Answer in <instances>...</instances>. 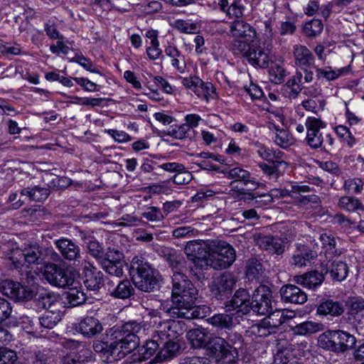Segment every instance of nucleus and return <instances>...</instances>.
<instances>
[{
	"label": "nucleus",
	"instance_id": "nucleus-56",
	"mask_svg": "<svg viewBox=\"0 0 364 364\" xmlns=\"http://www.w3.org/2000/svg\"><path fill=\"white\" fill-rule=\"evenodd\" d=\"M301 105L305 110L316 114L318 108L321 111L324 109L326 105V101L324 99H318L316 100L312 98H309L303 100Z\"/></svg>",
	"mask_w": 364,
	"mask_h": 364
},
{
	"label": "nucleus",
	"instance_id": "nucleus-23",
	"mask_svg": "<svg viewBox=\"0 0 364 364\" xmlns=\"http://www.w3.org/2000/svg\"><path fill=\"white\" fill-rule=\"evenodd\" d=\"M85 275L84 284L90 290H98L102 285L104 279L103 273L96 267L90 264L85 266L83 269Z\"/></svg>",
	"mask_w": 364,
	"mask_h": 364
},
{
	"label": "nucleus",
	"instance_id": "nucleus-10",
	"mask_svg": "<svg viewBox=\"0 0 364 364\" xmlns=\"http://www.w3.org/2000/svg\"><path fill=\"white\" fill-rule=\"evenodd\" d=\"M186 330L187 326L183 321L167 319L159 324L154 338H158L160 341L175 340Z\"/></svg>",
	"mask_w": 364,
	"mask_h": 364
},
{
	"label": "nucleus",
	"instance_id": "nucleus-2",
	"mask_svg": "<svg viewBox=\"0 0 364 364\" xmlns=\"http://www.w3.org/2000/svg\"><path fill=\"white\" fill-rule=\"evenodd\" d=\"M187 338L194 348L207 347L218 364H235L236 363L237 353L235 350L230 348L223 338L213 336L206 329H191L188 331Z\"/></svg>",
	"mask_w": 364,
	"mask_h": 364
},
{
	"label": "nucleus",
	"instance_id": "nucleus-5",
	"mask_svg": "<svg viewBox=\"0 0 364 364\" xmlns=\"http://www.w3.org/2000/svg\"><path fill=\"white\" fill-rule=\"evenodd\" d=\"M17 259L14 268L29 267L33 264H46L50 261H58L59 255L52 247H41L37 244L25 245L17 251Z\"/></svg>",
	"mask_w": 364,
	"mask_h": 364
},
{
	"label": "nucleus",
	"instance_id": "nucleus-15",
	"mask_svg": "<svg viewBox=\"0 0 364 364\" xmlns=\"http://www.w3.org/2000/svg\"><path fill=\"white\" fill-rule=\"evenodd\" d=\"M250 296L245 289H239L233 295L232 298L225 302V308L226 311H235L236 314L241 313L246 315L251 311Z\"/></svg>",
	"mask_w": 364,
	"mask_h": 364
},
{
	"label": "nucleus",
	"instance_id": "nucleus-29",
	"mask_svg": "<svg viewBox=\"0 0 364 364\" xmlns=\"http://www.w3.org/2000/svg\"><path fill=\"white\" fill-rule=\"evenodd\" d=\"M344 312V306L340 301L326 299L321 301L317 307V314L323 316H338Z\"/></svg>",
	"mask_w": 364,
	"mask_h": 364
},
{
	"label": "nucleus",
	"instance_id": "nucleus-8",
	"mask_svg": "<svg viewBox=\"0 0 364 364\" xmlns=\"http://www.w3.org/2000/svg\"><path fill=\"white\" fill-rule=\"evenodd\" d=\"M306 136L305 142L312 149L322 147L323 136L321 129L326 128V123L320 118L308 117L305 121Z\"/></svg>",
	"mask_w": 364,
	"mask_h": 364
},
{
	"label": "nucleus",
	"instance_id": "nucleus-45",
	"mask_svg": "<svg viewBox=\"0 0 364 364\" xmlns=\"http://www.w3.org/2000/svg\"><path fill=\"white\" fill-rule=\"evenodd\" d=\"M320 240L324 249L325 254L328 257H333L339 254L336 248V240L333 236L330 234L323 233L320 235Z\"/></svg>",
	"mask_w": 364,
	"mask_h": 364
},
{
	"label": "nucleus",
	"instance_id": "nucleus-42",
	"mask_svg": "<svg viewBox=\"0 0 364 364\" xmlns=\"http://www.w3.org/2000/svg\"><path fill=\"white\" fill-rule=\"evenodd\" d=\"M0 249L4 257L11 260L14 267L15 260H16L18 257L17 251H20L21 249L18 247L17 243L11 240L5 242L1 241Z\"/></svg>",
	"mask_w": 364,
	"mask_h": 364
},
{
	"label": "nucleus",
	"instance_id": "nucleus-38",
	"mask_svg": "<svg viewBox=\"0 0 364 364\" xmlns=\"http://www.w3.org/2000/svg\"><path fill=\"white\" fill-rule=\"evenodd\" d=\"M338 207L347 212H355L358 210H363L364 206L361 201L353 196H343L339 198Z\"/></svg>",
	"mask_w": 364,
	"mask_h": 364
},
{
	"label": "nucleus",
	"instance_id": "nucleus-60",
	"mask_svg": "<svg viewBox=\"0 0 364 364\" xmlns=\"http://www.w3.org/2000/svg\"><path fill=\"white\" fill-rule=\"evenodd\" d=\"M17 360L18 355L15 350L0 347V364H23L18 363Z\"/></svg>",
	"mask_w": 364,
	"mask_h": 364
},
{
	"label": "nucleus",
	"instance_id": "nucleus-50",
	"mask_svg": "<svg viewBox=\"0 0 364 364\" xmlns=\"http://www.w3.org/2000/svg\"><path fill=\"white\" fill-rule=\"evenodd\" d=\"M296 21V20L293 18L286 17V20L280 21L277 27L279 34L281 36L294 35L297 28Z\"/></svg>",
	"mask_w": 364,
	"mask_h": 364
},
{
	"label": "nucleus",
	"instance_id": "nucleus-63",
	"mask_svg": "<svg viewBox=\"0 0 364 364\" xmlns=\"http://www.w3.org/2000/svg\"><path fill=\"white\" fill-rule=\"evenodd\" d=\"M264 28L262 29V34L264 37V46H267L269 49L272 46V41L276 36V33L274 31L272 21L267 20L263 22Z\"/></svg>",
	"mask_w": 364,
	"mask_h": 364
},
{
	"label": "nucleus",
	"instance_id": "nucleus-33",
	"mask_svg": "<svg viewBox=\"0 0 364 364\" xmlns=\"http://www.w3.org/2000/svg\"><path fill=\"white\" fill-rule=\"evenodd\" d=\"M268 314L269 315L263 319L267 321L275 333L279 326L292 318V316L289 315L288 312H286L284 309H276L274 311H270Z\"/></svg>",
	"mask_w": 364,
	"mask_h": 364
},
{
	"label": "nucleus",
	"instance_id": "nucleus-19",
	"mask_svg": "<svg viewBox=\"0 0 364 364\" xmlns=\"http://www.w3.org/2000/svg\"><path fill=\"white\" fill-rule=\"evenodd\" d=\"M318 255L309 247L296 244V250L291 258L290 263L297 267H303L314 262Z\"/></svg>",
	"mask_w": 364,
	"mask_h": 364
},
{
	"label": "nucleus",
	"instance_id": "nucleus-36",
	"mask_svg": "<svg viewBox=\"0 0 364 364\" xmlns=\"http://www.w3.org/2000/svg\"><path fill=\"white\" fill-rule=\"evenodd\" d=\"M328 272H329L333 280L342 282L348 276V267L345 262L333 260L328 269L326 271V273Z\"/></svg>",
	"mask_w": 364,
	"mask_h": 364
},
{
	"label": "nucleus",
	"instance_id": "nucleus-59",
	"mask_svg": "<svg viewBox=\"0 0 364 364\" xmlns=\"http://www.w3.org/2000/svg\"><path fill=\"white\" fill-rule=\"evenodd\" d=\"M166 135L177 139H184L189 137L190 131L186 125L171 126L166 132Z\"/></svg>",
	"mask_w": 364,
	"mask_h": 364
},
{
	"label": "nucleus",
	"instance_id": "nucleus-24",
	"mask_svg": "<svg viewBox=\"0 0 364 364\" xmlns=\"http://www.w3.org/2000/svg\"><path fill=\"white\" fill-rule=\"evenodd\" d=\"M294 63L299 68L314 66L315 58L311 51L305 46L295 45L293 48Z\"/></svg>",
	"mask_w": 364,
	"mask_h": 364
},
{
	"label": "nucleus",
	"instance_id": "nucleus-52",
	"mask_svg": "<svg viewBox=\"0 0 364 364\" xmlns=\"http://www.w3.org/2000/svg\"><path fill=\"white\" fill-rule=\"evenodd\" d=\"M152 340L146 341L139 350L142 358L145 360L153 356L161 346L160 340L158 338H154V336Z\"/></svg>",
	"mask_w": 364,
	"mask_h": 364
},
{
	"label": "nucleus",
	"instance_id": "nucleus-35",
	"mask_svg": "<svg viewBox=\"0 0 364 364\" xmlns=\"http://www.w3.org/2000/svg\"><path fill=\"white\" fill-rule=\"evenodd\" d=\"M254 40L245 38H233L229 46L230 50L235 55L242 56L246 58L253 45L251 43Z\"/></svg>",
	"mask_w": 364,
	"mask_h": 364
},
{
	"label": "nucleus",
	"instance_id": "nucleus-64",
	"mask_svg": "<svg viewBox=\"0 0 364 364\" xmlns=\"http://www.w3.org/2000/svg\"><path fill=\"white\" fill-rule=\"evenodd\" d=\"M316 164L320 168L333 176H338L342 173V171L338 164L332 161H317Z\"/></svg>",
	"mask_w": 364,
	"mask_h": 364
},
{
	"label": "nucleus",
	"instance_id": "nucleus-28",
	"mask_svg": "<svg viewBox=\"0 0 364 364\" xmlns=\"http://www.w3.org/2000/svg\"><path fill=\"white\" fill-rule=\"evenodd\" d=\"M303 77L301 73H296L295 75L288 80L284 85L282 91L284 95L289 99H295L303 90Z\"/></svg>",
	"mask_w": 364,
	"mask_h": 364
},
{
	"label": "nucleus",
	"instance_id": "nucleus-46",
	"mask_svg": "<svg viewBox=\"0 0 364 364\" xmlns=\"http://www.w3.org/2000/svg\"><path fill=\"white\" fill-rule=\"evenodd\" d=\"M274 142L279 146L287 149L294 143V139L291 134L287 129H276V133L272 138Z\"/></svg>",
	"mask_w": 364,
	"mask_h": 364
},
{
	"label": "nucleus",
	"instance_id": "nucleus-30",
	"mask_svg": "<svg viewBox=\"0 0 364 364\" xmlns=\"http://www.w3.org/2000/svg\"><path fill=\"white\" fill-rule=\"evenodd\" d=\"M259 246L271 254L280 255L285 250V242L280 237L265 236L259 240Z\"/></svg>",
	"mask_w": 364,
	"mask_h": 364
},
{
	"label": "nucleus",
	"instance_id": "nucleus-7",
	"mask_svg": "<svg viewBox=\"0 0 364 364\" xmlns=\"http://www.w3.org/2000/svg\"><path fill=\"white\" fill-rule=\"evenodd\" d=\"M234 248L225 241H218L214 245L212 262L215 269H223L230 267L235 261Z\"/></svg>",
	"mask_w": 364,
	"mask_h": 364
},
{
	"label": "nucleus",
	"instance_id": "nucleus-18",
	"mask_svg": "<svg viewBox=\"0 0 364 364\" xmlns=\"http://www.w3.org/2000/svg\"><path fill=\"white\" fill-rule=\"evenodd\" d=\"M228 177L233 179L230 183L232 187H237L235 183L240 182L245 186L247 190L254 191L259 186V183L252 176L250 171L240 166L230 168L228 172Z\"/></svg>",
	"mask_w": 364,
	"mask_h": 364
},
{
	"label": "nucleus",
	"instance_id": "nucleus-62",
	"mask_svg": "<svg viewBox=\"0 0 364 364\" xmlns=\"http://www.w3.org/2000/svg\"><path fill=\"white\" fill-rule=\"evenodd\" d=\"M68 301L73 306L84 304L87 299L85 294L76 289H71L68 292Z\"/></svg>",
	"mask_w": 364,
	"mask_h": 364
},
{
	"label": "nucleus",
	"instance_id": "nucleus-53",
	"mask_svg": "<svg viewBox=\"0 0 364 364\" xmlns=\"http://www.w3.org/2000/svg\"><path fill=\"white\" fill-rule=\"evenodd\" d=\"M244 10L245 6L240 3V0H231L225 10L222 11L230 18H239L243 16Z\"/></svg>",
	"mask_w": 364,
	"mask_h": 364
},
{
	"label": "nucleus",
	"instance_id": "nucleus-58",
	"mask_svg": "<svg viewBox=\"0 0 364 364\" xmlns=\"http://www.w3.org/2000/svg\"><path fill=\"white\" fill-rule=\"evenodd\" d=\"M251 333L257 337H267L275 332L267 321L262 319L259 323L254 324L251 327Z\"/></svg>",
	"mask_w": 364,
	"mask_h": 364
},
{
	"label": "nucleus",
	"instance_id": "nucleus-57",
	"mask_svg": "<svg viewBox=\"0 0 364 364\" xmlns=\"http://www.w3.org/2000/svg\"><path fill=\"white\" fill-rule=\"evenodd\" d=\"M174 27L179 32L187 34L196 33L199 29L197 23L183 19L176 20L174 23Z\"/></svg>",
	"mask_w": 364,
	"mask_h": 364
},
{
	"label": "nucleus",
	"instance_id": "nucleus-40",
	"mask_svg": "<svg viewBox=\"0 0 364 364\" xmlns=\"http://www.w3.org/2000/svg\"><path fill=\"white\" fill-rule=\"evenodd\" d=\"M233 314H217L209 318V323L220 328L230 329L234 326Z\"/></svg>",
	"mask_w": 364,
	"mask_h": 364
},
{
	"label": "nucleus",
	"instance_id": "nucleus-21",
	"mask_svg": "<svg viewBox=\"0 0 364 364\" xmlns=\"http://www.w3.org/2000/svg\"><path fill=\"white\" fill-rule=\"evenodd\" d=\"M230 35L232 38L255 40L257 32L250 23L242 19H236L230 26Z\"/></svg>",
	"mask_w": 364,
	"mask_h": 364
},
{
	"label": "nucleus",
	"instance_id": "nucleus-22",
	"mask_svg": "<svg viewBox=\"0 0 364 364\" xmlns=\"http://www.w3.org/2000/svg\"><path fill=\"white\" fill-rule=\"evenodd\" d=\"M282 299L285 302L302 304L307 300L306 294L298 287L287 284L280 289Z\"/></svg>",
	"mask_w": 364,
	"mask_h": 364
},
{
	"label": "nucleus",
	"instance_id": "nucleus-17",
	"mask_svg": "<svg viewBox=\"0 0 364 364\" xmlns=\"http://www.w3.org/2000/svg\"><path fill=\"white\" fill-rule=\"evenodd\" d=\"M107 288L108 294L114 299H129L135 294V288L129 279L109 280Z\"/></svg>",
	"mask_w": 364,
	"mask_h": 364
},
{
	"label": "nucleus",
	"instance_id": "nucleus-39",
	"mask_svg": "<svg viewBox=\"0 0 364 364\" xmlns=\"http://www.w3.org/2000/svg\"><path fill=\"white\" fill-rule=\"evenodd\" d=\"M42 327L48 329L54 328L61 320L60 311L55 310H46L38 318Z\"/></svg>",
	"mask_w": 364,
	"mask_h": 364
},
{
	"label": "nucleus",
	"instance_id": "nucleus-12",
	"mask_svg": "<svg viewBox=\"0 0 364 364\" xmlns=\"http://www.w3.org/2000/svg\"><path fill=\"white\" fill-rule=\"evenodd\" d=\"M0 291L15 301L30 300L33 296V292L28 287L11 279L1 282Z\"/></svg>",
	"mask_w": 364,
	"mask_h": 364
},
{
	"label": "nucleus",
	"instance_id": "nucleus-16",
	"mask_svg": "<svg viewBox=\"0 0 364 364\" xmlns=\"http://www.w3.org/2000/svg\"><path fill=\"white\" fill-rule=\"evenodd\" d=\"M235 284L234 277L230 273H223L213 281L210 286L211 294L216 299H223L231 294Z\"/></svg>",
	"mask_w": 364,
	"mask_h": 364
},
{
	"label": "nucleus",
	"instance_id": "nucleus-9",
	"mask_svg": "<svg viewBox=\"0 0 364 364\" xmlns=\"http://www.w3.org/2000/svg\"><path fill=\"white\" fill-rule=\"evenodd\" d=\"M272 290L266 285H259L253 292L251 310L259 315H266L272 309Z\"/></svg>",
	"mask_w": 364,
	"mask_h": 364
},
{
	"label": "nucleus",
	"instance_id": "nucleus-1",
	"mask_svg": "<svg viewBox=\"0 0 364 364\" xmlns=\"http://www.w3.org/2000/svg\"><path fill=\"white\" fill-rule=\"evenodd\" d=\"M140 329L139 323L136 321L126 323L114 330L110 342L94 341L93 350L106 360L110 356L114 359H121L138 347L139 338L136 333Z\"/></svg>",
	"mask_w": 364,
	"mask_h": 364
},
{
	"label": "nucleus",
	"instance_id": "nucleus-11",
	"mask_svg": "<svg viewBox=\"0 0 364 364\" xmlns=\"http://www.w3.org/2000/svg\"><path fill=\"white\" fill-rule=\"evenodd\" d=\"M43 275L50 284L61 288L70 287L74 282V277L71 272L55 264L46 265Z\"/></svg>",
	"mask_w": 364,
	"mask_h": 364
},
{
	"label": "nucleus",
	"instance_id": "nucleus-14",
	"mask_svg": "<svg viewBox=\"0 0 364 364\" xmlns=\"http://www.w3.org/2000/svg\"><path fill=\"white\" fill-rule=\"evenodd\" d=\"M275 349L274 362L275 364H301L293 353L291 345L284 338L274 339Z\"/></svg>",
	"mask_w": 364,
	"mask_h": 364
},
{
	"label": "nucleus",
	"instance_id": "nucleus-34",
	"mask_svg": "<svg viewBox=\"0 0 364 364\" xmlns=\"http://www.w3.org/2000/svg\"><path fill=\"white\" fill-rule=\"evenodd\" d=\"M21 195L28 197L31 200L41 202L48 198L50 195V190L47 188L35 186L22 188Z\"/></svg>",
	"mask_w": 364,
	"mask_h": 364
},
{
	"label": "nucleus",
	"instance_id": "nucleus-37",
	"mask_svg": "<svg viewBox=\"0 0 364 364\" xmlns=\"http://www.w3.org/2000/svg\"><path fill=\"white\" fill-rule=\"evenodd\" d=\"M323 325L321 323L314 321L302 322L292 328L294 333L300 336L316 333L323 331Z\"/></svg>",
	"mask_w": 364,
	"mask_h": 364
},
{
	"label": "nucleus",
	"instance_id": "nucleus-51",
	"mask_svg": "<svg viewBox=\"0 0 364 364\" xmlns=\"http://www.w3.org/2000/svg\"><path fill=\"white\" fill-rule=\"evenodd\" d=\"M99 263L101 267L110 275L120 277L124 273V262L103 261Z\"/></svg>",
	"mask_w": 364,
	"mask_h": 364
},
{
	"label": "nucleus",
	"instance_id": "nucleus-61",
	"mask_svg": "<svg viewBox=\"0 0 364 364\" xmlns=\"http://www.w3.org/2000/svg\"><path fill=\"white\" fill-rule=\"evenodd\" d=\"M225 153L239 161L244 159L246 156L245 149L240 148L234 139H230Z\"/></svg>",
	"mask_w": 364,
	"mask_h": 364
},
{
	"label": "nucleus",
	"instance_id": "nucleus-20",
	"mask_svg": "<svg viewBox=\"0 0 364 364\" xmlns=\"http://www.w3.org/2000/svg\"><path fill=\"white\" fill-rule=\"evenodd\" d=\"M54 244L64 259L74 262L80 259V248L70 239L61 237L55 240Z\"/></svg>",
	"mask_w": 364,
	"mask_h": 364
},
{
	"label": "nucleus",
	"instance_id": "nucleus-4",
	"mask_svg": "<svg viewBox=\"0 0 364 364\" xmlns=\"http://www.w3.org/2000/svg\"><path fill=\"white\" fill-rule=\"evenodd\" d=\"M134 287L150 292L158 286L159 272L141 255H136L131 261L129 270Z\"/></svg>",
	"mask_w": 364,
	"mask_h": 364
},
{
	"label": "nucleus",
	"instance_id": "nucleus-6",
	"mask_svg": "<svg viewBox=\"0 0 364 364\" xmlns=\"http://www.w3.org/2000/svg\"><path fill=\"white\" fill-rule=\"evenodd\" d=\"M356 338L347 331L328 330L318 338V346L336 354L343 353L355 348Z\"/></svg>",
	"mask_w": 364,
	"mask_h": 364
},
{
	"label": "nucleus",
	"instance_id": "nucleus-48",
	"mask_svg": "<svg viewBox=\"0 0 364 364\" xmlns=\"http://www.w3.org/2000/svg\"><path fill=\"white\" fill-rule=\"evenodd\" d=\"M72 342L75 343V346L77 348V350H73L76 363H88L93 360V355L91 350L75 341Z\"/></svg>",
	"mask_w": 364,
	"mask_h": 364
},
{
	"label": "nucleus",
	"instance_id": "nucleus-3",
	"mask_svg": "<svg viewBox=\"0 0 364 364\" xmlns=\"http://www.w3.org/2000/svg\"><path fill=\"white\" fill-rule=\"evenodd\" d=\"M198 291L188 277L181 272L176 271L172 276V303L185 310L193 311L198 306H195Z\"/></svg>",
	"mask_w": 364,
	"mask_h": 364
},
{
	"label": "nucleus",
	"instance_id": "nucleus-26",
	"mask_svg": "<svg viewBox=\"0 0 364 364\" xmlns=\"http://www.w3.org/2000/svg\"><path fill=\"white\" fill-rule=\"evenodd\" d=\"M77 329L85 336L90 338L101 333L102 326L97 318L86 316L78 323Z\"/></svg>",
	"mask_w": 364,
	"mask_h": 364
},
{
	"label": "nucleus",
	"instance_id": "nucleus-25",
	"mask_svg": "<svg viewBox=\"0 0 364 364\" xmlns=\"http://www.w3.org/2000/svg\"><path fill=\"white\" fill-rule=\"evenodd\" d=\"M324 280V274L317 270L307 272L294 277V281L304 287L315 289L320 286Z\"/></svg>",
	"mask_w": 364,
	"mask_h": 364
},
{
	"label": "nucleus",
	"instance_id": "nucleus-31",
	"mask_svg": "<svg viewBox=\"0 0 364 364\" xmlns=\"http://www.w3.org/2000/svg\"><path fill=\"white\" fill-rule=\"evenodd\" d=\"M185 253L194 262L205 259L207 251L205 243L199 240L189 241L185 247Z\"/></svg>",
	"mask_w": 364,
	"mask_h": 364
},
{
	"label": "nucleus",
	"instance_id": "nucleus-32",
	"mask_svg": "<svg viewBox=\"0 0 364 364\" xmlns=\"http://www.w3.org/2000/svg\"><path fill=\"white\" fill-rule=\"evenodd\" d=\"M258 166L267 175L277 178L282 175L288 167L287 163L284 159L259 163Z\"/></svg>",
	"mask_w": 364,
	"mask_h": 364
},
{
	"label": "nucleus",
	"instance_id": "nucleus-55",
	"mask_svg": "<svg viewBox=\"0 0 364 364\" xmlns=\"http://www.w3.org/2000/svg\"><path fill=\"white\" fill-rule=\"evenodd\" d=\"M262 273V264L256 259H249L246 266V275L249 279L259 278Z\"/></svg>",
	"mask_w": 364,
	"mask_h": 364
},
{
	"label": "nucleus",
	"instance_id": "nucleus-44",
	"mask_svg": "<svg viewBox=\"0 0 364 364\" xmlns=\"http://www.w3.org/2000/svg\"><path fill=\"white\" fill-rule=\"evenodd\" d=\"M343 189L348 193L361 194L364 189V181L358 177L348 178L343 182Z\"/></svg>",
	"mask_w": 364,
	"mask_h": 364
},
{
	"label": "nucleus",
	"instance_id": "nucleus-27",
	"mask_svg": "<svg viewBox=\"0 0 364 364\" xmlns=\"http://www.w3.org/2000/svg\"><path fill=\"white\" fill-rule=\"evenodd\" d=\"M254 67L267 68L269 63V55L260 46L253 45L245 58Z\"/></svg>",
	"mask_w": 364,
	"mask_h": 364
},
{
	"label": "nucleus",
	"instance_id": "nucleus-49",
	"mask_svg": "<svg viewBox=\"0 0 364 364\" xmlns=\"http://www.w3.org/2000/svg\"><path fill=\"white\" fill-rule=\"evenodd\" d=\"M323 28V26L321 20L313 19L304 24L303 31L306 36L314 38L321 34Z\"/></svg>",
	"mask_w": 364,
	"mask_h": 364
},
{
	"label": "nucleus",
	"instance_id": "nucleus-13",
	"mask_svg": "<svg viewBox=\"0 0 364 364\" xmlns=\"http://www.w3.org/2000/svg\"><path fill=\"white\" fill-rule=\"evenodd\" d=\"M159 309L161 311L160 313H166L171 317L184 318L186 319L202 318L205 317L210 311V308L205 305L199 306L195 309V311H191L185 310L183 307L177 305L173 306L168 302L161 304Z\"/></svg>",
	"mask_w": 364,
	"mask_h": 364
},
{
	"label": "nucleus",
	"instance_id": "nucleus-43",
	"mask_svg": "<svg viewBox=\"0 0 364 364\" xmlns=\"http://www.w3.org/2000/svg\"><path fill=\"white\" fill-rule=\"evenodd\" d=\"M258 149L257 154L264 160L267 161H273L277 160L283 159L284 156V152L279 150H274L265 146L263 144H259L257 145Z\"/></svg>",
	"mask_w": 364,
	"mask_h": 364
},
{
	"label": "nucleus",
	"instance_id": "nucleus-41",
	"mask_svg": "<svg viewBox=\"0 0 364 364\" xmlns=\"http://www.w3.org/2000/svg\"><path fill=\"white\" fill-rule=\"evenodd\" d=\"M160 344L163 346V348L157 354V357L160 359L171 358L175 356L180 350L179 345L174 340H164L160 341Z\"/></svg>",
	"mask_w": 364,
	"mask_h": 364
},
{
	"label": "nucleus",
	"instance_id": "nucleus-54",
	"mask_svg": "<svg viewBox=\"0 0 364 364\" xmlns=\"http://www.w3.org/2000/svg\"><path fill=\"white\" fill-rule=\"evenodd\" d=\"M142 217L148 221L154 223H163L165 218L161 210L155 206L147 207L145 211L142 213Z\"/></svg>",
	"mask_w": 364,
	"mask_h": 364
},
{
	"label": "nucleus",
	"instance_id": "nucleus-47",
	"mask_svg": "<svg viewBox=\"0 0 364 364\" xmlns=\"http://www.w3.org/2000/svg\"><path fill=\"white\" fill-rule=\"evenodd\" d=\"M80 236L82 239L87 240L86 244L89 253L99 262L104 253L102 245L93 237H87L83 232H80Z\"/></svg>",
	"mask_w": 364,
	"mask_h": 364
}]
</instances>
